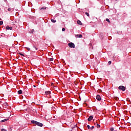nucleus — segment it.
<instances>
[{"mask_svg":"<svg viewBox=\"0 0 131 131\" xmlns=\"http://www.w3.org/2000/svg\"><path fill=\"white\" fill-rule=\"evenodd\" d=\"M31 123H33V124H35V125H37L38 126H40L41 127H42V126L43 125L42 123L34 120L31 121Z\"/></svg>","mask_w":131,"mask_h":131,"instance_id":"f257e3e1","label":"nucleus"},{"mask_svg":"<svg viewBox=\"0 0 131 131\" xmlns=\"http://www.w3.org/2000/svg\"><path fill=\"white\" fill-rule=\"evenodd\" d=\"M68 45L70 48H73L74 49L75 48V45L72 42L69 43Z\"/></svg>","mask_w":131,"mask_h":131,"instance_id":"f03ea898","label":"nucleus"},{"mask_svg":"<svg viewBox=\"0 0 131 131\" xmlns=\"http://www.w3.org/2000/svg\"><path fill=\"white\" fill-rule=\"evenodd\" d=\"M119 90H121V91H124L126 90V88L125 86L121 85L119 86Z\"/></svg>","mask_w":131,"mask_h":131,"instance_id":"7ed1b4c3","label":"nucleus"},{"mask_svg":"<svg viewBox=\"0 0 131 131\" xmlns=\"http://www.w3.org/2000/svg\"><path fill=\"white\" fill-rule=\"evenodd\" d=\"M96 99L97 101H101V96L99 95L96 96Z\"/></svg>","mask_w":131,"mask_h":131,"instance_id":"20e7f679","label":"nucleus"},{"mask_svg":"<svg viewBox=\"0 0 131 131\" xmlns=\"http://www.w3.org/2000/svg\"><path fill=\"white\" fill-rule=\"evenodd\" d=\"M93 118H94V117H93V116H90L89 118L88 119V121H92V120H93Z\"/></svg>","mask_w":131,"mask_h":131,"instance_id":"39448f33","label":"nucleus"},{"mask_svg":"<svg viewBox=\"0 0 131 131\" xmlns=\"http://www.w3.org/2000/svg\"><path fill=\"white\" fill-rule=\"evenodd\" d=\"M75 37L81 38V37H82V35L81 34H77L75 35Z\"/></svg>","mask_w":131,"mask_h":131,"instance_id":"423d86ee","label":"nucleus"},{"mask_svg":"<svg viewBox=\"0 0 131 131\" xmlns=\"http://www.w3.org/2000/svg\"><path fill=\"white\" fill-rule=\"evenodd\" d=\"M6 29L7 30H12V29H13V28L12 27H9V26H7L6 27Z\"/></svg>","mask_w":131,"mask_h":131,"instance_id":"0eeeda50","label":"nucleus"},{"mask_svg":"<svg viewBox=\"0 0 131 131\" xmlns=\"http://www.w3.org/2000/svg\"><path fill=\"white\" fill-rule=\"evenodd\" d=\"M45 95H46V96H48V95H51V91L45 92Z\"/></svg>","mask_w":131,"mask_h":131,"instance_id":"6e6552de","label":"nucleus"},{"mask_svg":"<svg viewBox=\"0 0 131 131\" xmlns=\"http://www.w3.org/2000/svg\"><path fill=\"white\" fill-rule=\"evenodd\" d=\"M77 23L79 25H82V23H81V21L80 20H77Z\"/></svg>","mask_w":131,"mask_h":131,"instance_id":"1a4fd4ad","label":"nucleus"},{"mask_svg":"<svg viewBox=\"0 0 131 131\" xmlns=\"http://www.w3.org/2000/svg\"><path fill=\"white\" fill-rule=\"evenodd\" d=\"M3 107H8V103L5 102L3 104Z\"/></svg>","mask_w":131,"mask_h":131,"instance_id":"9d476101","label":"nucleus"},{"mask_svg":"<svg viewBox=\"0 0 131 131\" xmlns=\"http://www.w3.org/2000/svg\"><path fill=\"white\" fill-rule=\"evenodd\" d=\"M17 93H18V95H21V94H22V90H19L18 92H17Z\"/></svg>","mask_w":131,"mask_h":131,"instance_id":"9b49d317","label":"nucleus"},{"mask_svg":"<svg viewBox=\"0 0 131 131\" xmlns=\"http://www.w3.org/2000/svg\"><path fill=\"white\" fill-rule=\"evenodd\" d=\"M8 120H9V119H6L2 120L1 122H5L6 121H8Z\"/></svg>","mask_w":131,"mask_h":131,"instance_id":"f8f14e48","label":"nucleus"},{"mask_svg":"<svg viewBox=\"0 0 131 131\" xmlns=\"http://www.w3.org/2000/svg\"><path fill=\"white\" fill-rule=\"evenodd\" d=\"M51 22H52V23H56V21L55 19H51Z\"/></svg>","mask_w":131,"mask_h":131,"instance_id":"ddd939ff","label":"nucleus"},{"mask_svg":"<svg viewBox=\"0 0 131 131\" xmlns=\"http://www.w3.org/2000/svg\"><path fill=\"white\" fill-rule=\"evenodd\" d=\"M49 61L50 62H51L52 61H54V58H50V59H49Z\"/></svg>","mask_w":131,"mask_h":131,"instance_id":"4468645a","label":"nucleus"},{"mask_svg":"<svg viewBox=\"0 0 131 131\" xmlns=\"http://www.w3.org/2000/svg\"><path fill=\"white\" fill-rule=\"evenodd\" d=\"M47 9V7H42L41 9H40V10H46Z\"/></svg>","mask_w":131,"mask_h":131,"instance_id":"2eb2a0df","label":"nucleus"},{"mask_svg":"<svg viewBox=\"0 0 131 131\" xmlns=\"http://www.w3.org/2000/svg\"><path fill=\"white\" fill-rule=\"evenodd\" d=\"M85 14L86 15V16H88V17H90V14H89V13L85 12Z\"/></svg>","mask_w":131,"mask_h":131,"instance_id":"dca6fc26","label":"nucleus"},{"mask_svg":"<svg viewBox=\"0 0 131 131\" xmlns=\"http://www.w3.org/2000/svg\"><path fill=\"white\" fill-rule=\"evenodd\" d=\"M106 21H107V22H108V23H110V20H109V19L106 18Z\"/></svg>","mask_w":131,"mask_h":131,"instance_id":"f3484780","label":"nucleus"},{"mask_svg":"<svg viewBox=\"0 0 131 131\" xmlns=\"http://www.w3.org/2000/svg\"><path fill=\"white\" fill-rule=\"evenodd\" d=\"M94 128H95V126H92L91 127H90V129L92 130L94 129Z\"/></svg>","mask_w":131,"mask_h":131,"instance_id":"a211bd4d","label":"nucleus"},{"mask_svg":"<svg viewBox=\"0 0 131 131\" xmlns=\"http://www.w3.org/2000/svg\"><path fill=\"white\" fill-rule=\"evenodd\" d=\"M87 127H88V129H91V127L89 125H87Z\"/></svg>","mask_w":131,"mask_h":131,"instance_id":"6ab92c4d","label":"nucleus"},{"mask_svg":"<svg viewBox=\"0 0 131 131\" xmlns=\"http://www.w3.org/2000/svg\"><path fill=\"white\" fill-rule=\"evenodd\" d=\"M97 128H99L100 125L99 124H97Z\"/></svg>","mask_w":131,"mask_h":131,"instance_id":"aec40b11","label":"nucleus"},{"mask_svg":"<svg viewBox=\"0 0 131 131\" xmlns=\"http://www.w3.org/2000/svg\"><path fill=\"white\" fill-rule=\"evenodd\" d=\"M110 130L114 131V128L111 127V129H110Z\"/></svg>","mask_w":131,"mask_h":131,"instance_id":"412c9836","label":"nucleus"},{"mask_svg":"<svg viewBox=\"0 0 131 131\" xmlns=\"http://www.w3.org/2000/svg\"><path fill=\"white\" fill-rule=\"evenodd\" d=\"M3 21H0V25H3Z\"/></svg>","mask_w":131,"mask_h":131,"instance_id":"4be33fe9","label":"nucleus"},{"mask_svg":"<svg viewBox=\"0 0 131 131\" xmlns=\"http://www.w3.org/2000/svg\"><path fill=\"white\" fill-rule=\"evenodd\" d=\"M112 63V62L111 61H108V65L111 64Z\"/></svg>","mask_w":131,"mask_h":131,"instance_id":"5701e85b","label":"nucleus"},{"mask_svg":"<svg viewBox=\"0 0 131 131\" xmlns=\"http://www.w3.org/2000/svg\"><path fill=\"white\" fill-rule=\"evenodd\" d=\"M26 49L28 50V51H30V48L26 47Z\"/></svg>","mask_w":131,"mask_h":131,"instance_id":"b1692460","label":"nucleus"},{"mask_svg":"<svg viewBox=\"0 0 131 131\" xmlns=\"http://www.w3.org/2000/svg\"><path fill=\"white\" fill-rule=\"evenodd\" d=\"M12 9H11V8H8V11H9V12H11V10Z\"/></svg>","mask_w":131,"mask_h":131,"instance_id":"393cba45","label":"nucleus"},{"mask_svg":"<svg viewBox=\"0 0 131 131\" xmlns=\"http://www.w3.org/2000/svg\"><path fill=\"white\" fill-rule=\"evenodd\" d=\"M34 49H35V50H38L35 46H33Z\"/></svg>","mask_w":131,"mask_h":131,"instance_id":"a878e982","label":"nucleus"},{"mask_svg":"<svg viewBox=\"0 0 131 131\" xmlns=\"http://www.w3.org/2000/svg\"><path fill=\"white\" fill-rule=\"evenodd\" d=\"M65 30H66L65 28H62V31H65Z\"/></svg>","mask_w":131,"mask_h":131,"instance_id":"bb28decb","label":"nucleus"},{"mask_svg":"<svg viewBox=\"0 0 131 131\" xmlns=\"http://www.w3.org/2000/svg\"><path fill=\"white\" fill-rule=\"evenodd\" d=\"M19 55H20V56H23L24 57V54H22L21 53H19Z\"/></svg>","mask_w":131,"mask_h":131,"instance_id":"cd10ccee","label":"nucleus"},{"mask_svg":"<svg viewBox=\"0 0 131 131\" xmlns=\"http://www.w3.org/2000/svg\"><path fill=\"white\" fill-rule=\"evenodd\" d=\"M33 87H34V88H35L36 86H35V85H33Z\"/></svg>","mask_w":131,"mask_h":131,"instance_id":"c85d7f7f","label":"nucleus"},{"mask_svg":"<svg viewBox=\"0 0 131 131\" xmlns=\"http://www.w3.org/2000/svg\"><path fill=\"white\" fill-rule=\"evenodd\" d=\"M116 100H117V98H116Z\"/></svg>","mask_w":131,"mask_h":131,"instance_id":"c756f323","label":"nucleus"},{"mask_svg":"<svg viewBox=\"0 0 131 131\" xmlns=\"http://www.w3.org/2000/svg\"><path fill=\"white\" fill-rule=\"evenodd\" d=\"M51 85H53V83H52Z\"/></svg>","mask_w":131,"mask_h":131,"instance_id":"7c9ffc66","label":"nucleus"}]
</instances>
